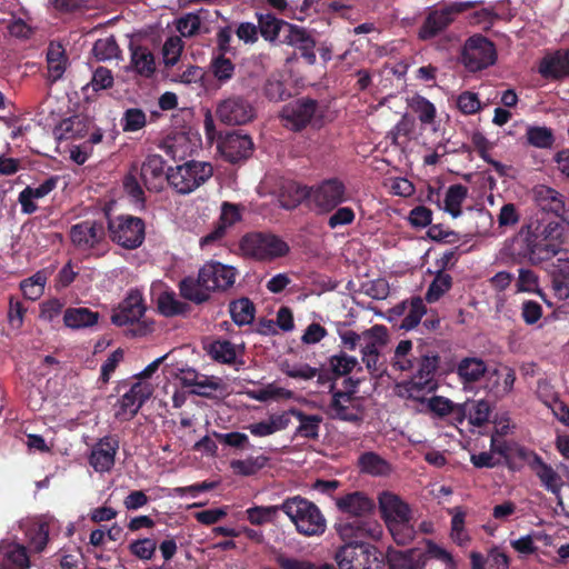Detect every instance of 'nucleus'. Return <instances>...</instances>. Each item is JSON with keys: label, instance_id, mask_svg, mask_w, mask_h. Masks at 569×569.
Listing matches in <instances>:
<instances>
[{"label": "nucleus", "instance_id": "1", "mask_svg": "<svg viewBox=\"0 0 569 569\" xmlns=\"http://www.w3.org/2000/svg\"><path fill=\"white\" fill-rule=\"evenodd\" d=\"M335 505L341 513L335 528L342 540L371 539L382 536L381 525L373 519L376 502L363 491H351L335 498Z\"/></svg>", "mask_w": 569, "mask_h": 569}, {"label": "nucleus", "instance_id": "2", "mask_svg": "<svg viewBox=\"0 0 569 569\" xmlns=\"http://www.w3.org/2000/svg\"><path fill=\"white\" fill-rule=\"evenodd\" d=\"M237 269L218 261L206 262L198 271V276H187L179 282L180 296L196 305L209 301L210 293L226 291L236 281Z\"/></svg>", "mask_w": 569, "mask_h": 569}, {"label": "nucleus", "instance_id": "3", "mask_svg": "<svg viewBox=\"0 0 569 569\" xmlns=\"http://www.w3.org/2000/svg\"><path fill=\"white\" fill-rule=\"evenodd\" d=\"M282 512L295 523L299 533L312 537L321 536L327 528V521L320 509L301 496L289 497L281 503Z\"/></svg>", "mask_w": 569, "mask_h": 569}, {"label": "nucleus", "instance_id": "4", "mask_svg": "<svg viewBox=\"0 0 569 569\" xmlns=\"http://www.w3.org/2000/svg\"><path fill=\"white\" fill-rule=\"evenodd\" d=\"M365 540H343L335 556L339 569H383V555Z\"/></svg>", "mask_w": 569, "mask_h": 569}, {"label": "nucleus", "instance_id": "5", "mask_svg": "<svg viewBox=\"0 0 569 569\" xmlns=\"http://www.w3.org/2000/svg\"><path fill=\"white\" fill-rule=\"evenodd\" d=\"M537 264L559 254L566 242L565 226L557 221L530 223Z\"/></svg>", "mask_w": 569, "mask_h": 569}, {"label": "nucleus", "instance_id": "6", "mask_svg": "<svg viewBox=\"0 0 569 569\" xmlns=\"http://www.w3.org/2000/svg\"><path fill=\"white\" fill-rule=\"evenodd\" d=\"M213 174L209 162L189 160L176 168H168L167 182L180 194H189L204 184Z\"/></svg>", "mask_w": 569, "mask_h": 569}, {"label": "nucleus", "instance_id": "7", "mask_svg": "<svg viewBox=\"0 0 569 569\" xmlns=\"http://www.w3.org/2000/svg\"><path fill=\"white\" fill-rule=\"evenodd\" d=\"M482 3V0L456 1L446 3L439 9L430 10L419 28V39L423 41L433 39L452 24L457 16Z\"/></svg>", "mask_w": 569, "mask_h": 569}, {"label": "nucleus", "instance_id": "8", "mask_svg": "<svg viewBox=\"0 0 569 569\" xmlns=\"http://www.w3.org/2000/svg\"><path fill=\"white\" fill-rule=\"evenodd\" d=\"M107 230L111 241L127 250L139 248L146 238L144 221L130 214H107Z\"/></svg>", "mask_w": 569, "mask_h": 569}, {"label": "nucleus", "instance_id": "9", "mask_svg": "<svg viewBox=\"0 0 569 569\" xmlns=\"http://www.w3.org/2000/svg\"><path fill=\"white\" fill-rule=\"evenodd\" d=\"M243 254L259 261H271L286 256L289 246L278 236L264 232H250L240 240Z\"/></svg>", "mask_w": 569, "mask_h": 569}, {"label": "nucleus", "instance_id": "10", "mask_svg": "<svg viewBox=\"0 0 569 569\" xmlns=\"http://www.w3.org/2000/svg\"><path fill=\"white\" fill-rule=\"evenodd\" d=\"M497 61L495 43L487 37L477 33L469 37L461 50V63L469 72H478L489 68Z\"/></svg>", "mask_w": 569, "mask_h": 569}, {"label": "nucleus", "instance_id": "11", "mask_svg": "<svg viewBox=\"0 0 569 569\" xmlns=\"http://www.w3.org/2000/svg\"><path fill=\"white\" fill-rule=\"evenodd\" d=\"M516 455L527 463L547 491L560 497L563 487L562 478L550 465L543 461L541 456L523 446L516 448Z\"/></svg>", "mask_w": 569, "mask_h": 569}, {"label": "nucleus", "instance_id": "12", "mask_svg": "<svg viewBox=\"0 0 569 569\" xmlns=\"http://www.w3.org/2000/svg\"><path fill=\"white\" fill-rule=\"evenodd\" d=\"M331 400L328 415L333 420H340L359 426L363 421V409L356 402V390H337L335 382L330 383Z\"/></svg>", "mask_w": 569, "mask_h": 569}, {"label": "nucleus", "instance_id": "13", "mask_svg": "<svg viewBox=\"0 0 569 569\" xmlns=\"http://www.w3.org/2000/svg\"><path fill=\"white\" fill-rule=\"evenodd\" d=\"M216 116L224 124L244 126L253 121L257 110L249 98L231 94L218 103Z\"/></svg>", "mask_w": 569, "mask_h": 569}, {"label": "nucleus", "instance_id": "14", "mask_svg": "<svg viewBox=\"0 0 569 569\" xmlns=\"http://www.w3.org/2000/svg\"><path fill=\"white\" fill-rule=\"evenodd\" d=\"M107 227L102 220H83L70 228L72 244L81 251H92L106 243Z\"/></svg>", "mask_w": 569, "mask_h": 569}, {"label": "nucleus", "instance_id": "15", "mask_svg": "<svg viewBox=\"0 0 569 569\" xmlns=\"http://www.w3.org/2000/svg\"><path fill=\"white\" fill-rule=\"evenodd\" d=\"M318 107V101L315 99L299 98L282 108L280 118L287 129L299 132L311 123Z\"/></svg>", "mask_w": 569, "mask_h": 569}, {"label": "nucleus", "instance_id": "16", "mask_svg": "<svg viewBox=\"0 0 569 569\" xmlns=\"http://www.w3.org/2000/svg\"><path fill=\"white\" fill-rule=\"evenodd\" d=\"M253 148L252 138L240 130L226 132L218 143V149L223 159L233 164L250 158Z\"/></svg>", "mask_w": 569, "mask_h": 569}, {"label": "nucleus", "instance_id": "17", "mask_svg": "<svg viewBox=\"0 0 569 569\" xmlns=\"http://www.w3.org/2000/svg\"><path fill=\"white\" fill-rule=\"evenodd\" d=\"M310 199L320 212H330L346 200V187L337 178L327 179L315 189L311 188Z\"/></svg>", "mask_w": 569, "mask_h": 569}, {"label": "nucleus", "instance_id": "18", "mask_svg": "<svg viewBox=\"0 0 569 569\" xmlns=\"http://www.w3.org/2000/svg\"><path fill=\"white\" fill-rule=\"evenodd\" d=\"M120 441L117 436H104L92 445L88 457L89 465L96 472L104 473L112 470Z\"/></svg>", "mask_w": 569, "mask_h": 569}, {"label": "nucleus", "instance_id": "19", "mask_svg": "<svg viewBox=\"0 0 569 569\" xmlns=\"http://www.w3.org/2000/svg\"><path fill=\"white\" fill-rule=\"evenodd\" d=\"M151 395L152 389L149 385L140 381L134 382L119 399V408L114 415L116 418L121 421H130L136 417Z\"/></svg>", "mask_w": 569, "mask_h": 569}, {"label": "nucleus", "instance_id": "20", "mask_svg": "<svg viewBox=\"0 0 569 569\" xmlns=\"http://www.w3.org/2000/svg\"><path fill=\"white\" fill-rule=\"evenodd\" d=\"M146 312L143 297L139 290H131L127 297L112 310L111 322L123 327L138 322Z\"/></svg>", "mask_w": 569, "mask_h": 569}, {"label": "nucleus", "instance_id": "21", "mask_svg": "<svg viewBox=\"0 0 569 569\" xmlns=\"http://www.w3.org/2000/svg\"><path fill=\"white\" fill-rule=\"evenodd\" d=\"M535 199L541 211L555 214L560 219L559 222L569 226V207H566L565 197L560 192L541 184L535 189Z\"/></svg>", "mask_w": 569, "mask_h": 569}, {"label": "nucleus", "instance_id": "22", "mask_svg": "<svg viewBox=\"0 0 569 569\" xmlns=\"http://www.w3.org/2000/svg\"><path fill=\"white\" fill-rule=\"evenodd\" d=\"M539 74L549 81H559L569 77V49L547 52L538 64Z\"/></svg>", "mask_w": 569, "mask_h": 569}, {"label": "nucleus", "instance_id": "23", "mask_svg": "<svg viewBox=\"0 0 569 569\" xmlns=\"http://www.w3.org/2000/svg\"><path fill=\"white\" fill-rule=\"evenodd\" d=\"M503 252L512 261H528L531 264H537L535 250L532 248L530 224L521 228L509 242H506Z\"/></svg>", "mask_w": 569, "mask_h": 569}, {"label": "nucleus", "instance_id": "24", "mask_svg": "<svg viewBox=\"0 0 569 569\" xmlns=\"http://www.w3.org/2000/svg\"><path fill=\"white\" fill-rule=\"evenodd\" d=\"M166 161L160 154H149L142 162L140 177L149 191L159 192L167 182Z\"/></svg>", "mask_w": 569, "mask_h": 569}, {"label": "nucleus", "instance_id": "25", "mask_svg": "<svg viewBox=\"0 0 569 569\" xmlns=\"http://www.w3.org/2000/svg\"><path fill=\"white\" fill-rule=\"evenodd\" d=\"M219 16L218 10L210 11L201 8L196 12H189L177 20V30L184 38H191L199 32L207 33L209 29L207 23L212 22Z\"/></svg>", "mask_w": 569, "mask_h": 569}, {"label": "nucleus", "instance_id": "26", "mask_svg": "<svg viewBox=\"0 0 569 569\" xmlns=\"http://www.w3.org/2000/svg\"><path fill=\"white\" fill-rule=\"evenodd\" d=\"M379 511L386 523L411 520V510L399 496L383 491L378 498Z\"/></svg>", "mask_w": 569, "mask_h": 569}, {"label": "nucleus", "instance_id": "27", "mask_svg": "<svg viewBox=\"0 0 569 569\" xmlns=\"http://www.w3.org/2000/svg\"><path fill=\"white\" fill-rule=\"evenodd\" d=\"M288 28L289 33H284V36L280 39V43L295 47L300 51L301 57L308 64H315L317 60L315 52V39L302 27L293 24L288 26Z\"/></svg>", "mask_w": 569, "mask_h": 569}, {"label": "nucleus", "instance_id": "28", "mask_svg": "<svg viewBox=\"0 0 569 569\" xmlns=\"http://www.w3.org/2000/svg\"><path fill=\"white\" fill-rule=\"evenodd\" d=\"M241 220L239 206L230 202H223L218 222L213 229L201 238V246L211 244L226 236L227 229Z\"/></svg>", "mask_w": 569, "mask_h": 569}, {"label": "nucleus", "instance_id": "29", "mask_svg": "<svg viewBox=\"0 0 569 569\" xmlns=\"http://www.w3.org/2000/svg\"><path fill=\"white\" fill-rule=\"evenodd\" d=\"M386 560L389 569H423L427 563L426 555L417 548L407 550L389 548Z\"/></svg>", "mask_w": 569, "mask_h": 569}, {"label": "nucleus", "instance_id": "30", "mask_svg": "<svg viewBox=\"0 0 569 569\" xmlns=\"http://www.w3.org/2000/svg\"><path fill=\"white\" fill-rule=\"evenodd\" d=\"M561 256L551 264L550 277L555 296L560 300L569 298V250H561Z\"/></svg>", "mask_w": 569, "mask_h": 569}, {"label": "nucleus", "instance_id": "31", "mask_svg": "<svg viewBox=\"0 0 569 569\" xmlns=\"http://www.w3.org/2000/svg\"><path fill=\"white\" fill-rule=\"evenodd\" d=\"M438 382L436 379L412 376L409 380L396 385L397 395L401 398L425 401V396L436 391Z\"/></svg>", "mask_w": 569, "mask_h": 569}, {"label": "nucleus", "instance_id": "32", "mask_svg": "<svg viewBox=\"0 0 569 569\" xmlns=\"http://www.w3.org/2000/svg\"><path fill=\"white\" fill-rule=\"evenodd\" d=\"M59 178L52 176L46 179L40 186L33 188L27 186L18 197V201L21 204V211L24 214H32L38 210V206L33 202L34 199H41L48 196L51 191L57 188Z\"/></svg>", "mask_w": 569, "mask_h": 569}, {"label": "nucleus", "instance_id": "33", "mask_svg": "<svg viewBox=\"0 0 569 569\" xmlns=\"http://www.w3.org/2000/svg\"><path fill=\"white\" fill-rule=\"evenodd\" d=\"M0 566L8 569H29L28 549L18 542L2 540L0 542Z\"/></svg>", "mask_w": 569, "mask_h": 569}, {"label": "nucleus", "instance_id": "34", "mask_svg": "<svg viewBox=\"0 0 569 569\" xmlns=\"http://www.w3.org/2000/svg\"><path fill=\"white\" fill-rule=\"evenodd\" d=\"M258 20V30L261 37L269 42H276L284 36V33H289L288 26H293L282 19L277 18L273 13L270 12H261L257 13Z\"/></svg>", "mask_w": 569, "mask_h": 569}, {"label": "nucleus", "instance_id": "35", "mask_svg": "<svg viewBox=\"0 0 569 569\" xmlns=\"http://www.w3.org/2000/svg\"><path fill=\"white\" fill-rule=\"evenodd\" d=\"M516 371L509 366L496 368L490 372V387L489 392L496 399H503L513 390L516 382Z\"/></svg>", "mask_w": 569, "mask_h": 569}, {"label": "nucleus", "instance_id": "36", "mask_svg": "<svg viewBox=\"0 0 569 569\" xmlns=\"http://www.w3.org/2000/svg\"><path fill=\"white\" fill-rule=\"evenodd\" d=\"M311 196V188L295 180H286L279 190L280 206L287 210L297 208L303 200Z\"/></svg>", "mask_w": 569, "mask_h": 569}, {"label": "nucleus", "instance_id": "37", "mask_svg": "<svg viewBox=\"0 0 569 569\" xmlns=\"http://www.w3.org/2000/svg\"><path fill=\"white\" fill-rule=\"evenodd\" d=\"M68 57L61 43L50 42L47 49V67L49 80L57 82L60 80L67 69Z\"/></svg>", "mask_w": 569, "mask_h": 569}, {"label": "nucleus", "instance_id": "38", "mask_svg": "<svg viewBox=\"0 0 569 569\" xmlns=\"http://www.w3.org/2000/svg\"><path fill=\"white\" fill-rule=\"evenodd\" d=\"M90 126L89 118L76 114L63 119L56 129V133L59 134V139H80L88 134Z\"/></svg>", "mask_w": 569, "mask_h": 569}, {"label": "nucleus", "instance_id": "39", "mask_svg": "<svg viewBox=\"0 0 569 569\" xmlns=\"http://www.w3.org/2000/svg\"><path fill=\"white\" fill-rule=\"evenodd\" d=\"M290 412L299 421V426L296 430V436L309 440H318L320 425L323 420L322 417L319 415H308L305 411L295 407L290 408Z\"/></svg>", "mask_w": 569, "mask_h": 569}, {"label": "nucleus", "instance_id": "40", "mask_svg": "<svg viewBox=\"0 0 569 569\" xmlns=\"http://www.w3.org/2000/svg\"><path fill=\"white\" fill-rule=\"evenodd\" d=\"M357 467L361 473L373 477L387 476L391 471L390 463L373 451L362 452L357 460Z\"/></svg>", "mask_w": 569, "mask_h": 569}, {"label": "nucleus", "instance_id": "41", "mask_svg": "<svg viewBox=\"0 0 569 569\" xmlns=\"http://www.w3.org/2000/svg\"><path fill=\"white\" fill-rule=\"evenodd\" d=\"M407 305L409 306V311L403 317L400 328L405 330H411L419 325L421 318L427 312V308L420 297H413L409 302L402 301L401 303L397 305L395 310L398 315H402L407 309Z\"/></svg>", "mask_w": 569, "mask_h": 569}, {"label": "nucleus", "instance_id": "42", "mask_svg": "<svg viewBox=\"0 0 569 569\" xmlns=\"http://www.w3.org/2000/svg\"><path fill=\"white\" fill-rule=\"evenodd\" d=\"M387 342L388 329L382 325H375L362 332L361 355L380 352Z\"/></svg>", "mask_w": 569, "mask_h": 569}, {"label": "nucleus", "instance_id": "43", "mask_svg": "<svg viewBox=\"0 0 569 569\" xmlns=\"http://www.w3.org/2000/svg\"><path fill=\"white\" fill-rule=\"evenodd\" d=\"M99 320V312L89 308H68L63 315V322L72 329H80L94 326Z\"/></svg>", "mask_w": 569, "mask_h": 569}, {"label": "nucleus", "instance_id": "44", "mask_svg": "<svg viewBox=\"0 0 569 569\" xmlns=\"http://www.w3.org/2000/svg\"><path fill=\"white\" fill-rule=\"evenodd\" d=\"M487 372V365L483 360L475 357H467L459 361L457 375L465 383L479 381Z\"/></svg>", "mask_w": 569, "mask_h": 569}, {"label": "nucleus", "instance_id": "45", "mask_svg": "<svg viewBox=\"0 0 569 569\" xmlns=\"http://www.w3.org/2000/svg\"><path fill=\"white\" fill-rule=\"evenodd\" d=\"M131 66L138 74L146 78H150L156 71L154 57L143 46L131 47Z\"/></svg>", "mask_w": 569, "mask_h": 569}, {"label": "nucleus", "instance_id": "46", "mask_svg": "<svg viewBox=\"0 0 569 569\" xmlns=\"http://www.w3.org/2000/svg\"><path fill=\"white\" fill-rule=\"evenodd\" d=\"M282 511L281 505L274 506H252L244 510V518L252 526H264L274 523Z\"/></svg>", "mask_w": 569, "mask_h": 569}, {"label": "nucleus", "instance_id": "47", "mask_svg": "<svg viewBox=\"0 0 569 569\" xmlns=\"http://www.w3.org/2000/svg\"><path fill=\"white\" fill-rule=\"evenodd\" d=\"M468 197V188L461 183L451 184L446 192L443 210L452 218L461 216V206Z\"/></svg>", "mask_w": 569, "mask_h": 569}, {"label": "nucleus", "instance_id": "48", "mask_svg": "<svg viewBox=\"0 0 569 569\" xmlns=\"http://www.w3.org/2000/svg\"><path fill=\"white\" fill-rule=\"evenodd\" d=\"M229 312L233 322L242 327L253 321L256 307L249 298H240L230 302Z\"/></svg>", "mask_w": 569, "mask_h": 569}, {"label": "nucleus", "instance_id": "49", "mask_svg": "<svg viewBox=\"0 0 569 569\" xmlns=\"http://www.w3.org/2000/svg\"><path fill=\"white\" fill-rule=\"evenodd\" d=\"M158 309L166 317L184 316L190 311V306L177 299L174 292L164 291L158 297Z\"/></svg>", "mask_w": 569, "mask_h": 569}, {"label": "nucleus", "instance_id": "50", "mask_svg": "<svg viewBox=\"0 0 569 569\" xmlns=\"http://www.w3.org/2000/svg\"><path fill=\"white\" fill-rule=\"evenodd\" d=\"M269 461V458L260 455V456H249L246 459H237L231 460L230 468L233 473L242 477H250L258 473L261 469H263Z\"/></svg>", "mask_w": 569, "mask_h": 569}, {"label": "nucleus", "instance_id": "51", "mask_svg": "<svg viewBox=\"0 0 569 569\" xmlns=\"http://www.w3.org/2000/svg\"><path fill=\"white\" fill-rule=\"evenodd\" d=\"M452 287V277L442 271L438 270L433 280L429 284L425 299L429 303L437 302L445 293H447Z\"/></svg>", "mask_w": 569, "mask_h": 569}, {"label": "nucleus", "instance_id": "52", "mask_svg": "<svg viewBox=\"0 0 569 569\" xmlns=\"http://www.w3.org/2000/svg\"><path fill=\"white\" fill-rule=\"evenodd\" d=\"M526 137L530 146L539 149H549L555 143L553 132L548 127L529 126Z\"/></svg>", "mask_w": 569, "mask_h": 569}, {"label": "nucleus", "instance_id": "53", "mask_svg": "<svg viewBox=\"0 0 569 569\" xmlns=\"http://www.w3.org/2000/svg\"><path fill=\"white\" fill-rule=\"evenodd\" d=\"M208 352L216 361L227 365L233 363L237 358L234 345L229 340L213 341Z\"/></svg>", "mask_w": 569, "mask_h": 569}, {"label": "nucleus", "instance_id": "54", "mask_svg": "<svg viewBox=\"0 0 569 569\" xmlns=\"http://www.w3.org/2000/svg\"><path fill=\"white\" fill-rule=\"evenodd\" d=\"M410 108L418 114V119L422 124H432L436 119V107L427 98L416 96L411 99Z\"/></svg>", "mask_w": 569, "mask_h": 569}, {"label": "nucleus", "instance_id": "55", "mask_svg": "<svg viewBox=\"0 0 569 569\" xmlns=\"http://www.w3.org/2000/svg\"><path fill=\"white\" fill-rule=\"evenodd\" d=\"M234 68V63L226 58L223 53L214 57L210 64L213 77L221 83L229 81L233 77Z\"/></svg>", "mask_w": 569, "mask_h": 569}, {"label": "nucleus", "instance_id": "56", "mask_svg": "<svg viewBox=\"0 0 569 569\" xmlns=\"http://www.w3.org/2000/svg\"><path fill=\"white\" fill-rule=\"evenodd\" d=\"M123 189L136 208L140 210L146 208L144 191L132 172L123 178Z\"/></svg>", "mask_w": 569, "mask_h": 569}, {"label": "nucleus", "instance_id": "57", "mask_svg": "<svg viewBox=\"0 0 569 569\" xmlns=\"http://www.w3.org/2000/svg\"><path fill=\"white\" fill-rule=\"evenodd\" d=\"M440 357L437 352L420 353L417 359V371L413 376L435 379Z\"/></svg>", "mask_w": 569, "mask_h": 569}, {"label": "nucleus", "instance_id": "58", "mask_svg": "<svg viewBox=\"0 0 569 569\" xmlns=\"http://www.w3.org/2000/svg\"><path fill=\"white\" fill-rule=\"evenodd\" d=\"M358 365L357 358L352 356H348L345 352H340L339 355H333L329 358V366L331 368V372L336 377H342L349 375Z\"/></svg>", "mask_w": 569, "mask_h": 569}, {"label": "nucleus", "instance_id": "59", "mask_svg": "<svg viewBox=\"0 0 569 569\" xmlns=\"http://www.w3.org/2000/svg\"><path fill=\"white\" fill-rule=\"evenodd\" d=\"M281 371L292 379L311 380L318 375V368L308 363H290L284 361Z\"/></svg>", "mask_w": 569, "mask_h": 569}, {"label": "nucleus", "instance_id": "60", "mask_svg": "<svg viewBox=\"0 0 569 569\" xmlns=\"http://www.w3.org/2000/svg\"><path fill=\"white\" fill-rule=\"evenodd\" d=\"M29 546L36 552H42L49 541V529L46 523H40L30 527L27 532Z\"/></svg>", "mask_w": 569, "mask_h": 569}, {"label": "nucleus", "instance_id": "61", "mask_svg": "<svg viewBox=\"0 0 569 569\" xmlns=\"http://www.w3.org/2000/svg\"><path fill=\"white\" fill-rule=\"evenodd\" d=\"M386 525L395 542L399 546L409 543L415 537V530L410 523V520L402 522L393 521Z\"/></svg>", "mask_w": 569, "mask_h": 569}, {"label": "nucleus", "instance_id": "62", "mask_svg": "<svg viewBox=\"0 0 569 569\" xmlns=\"http://www.w3.org/2000/svg\"><path fill=\"white\" fill-rule=\"evenodd\" d=\"M119 51V46L113 37L98 39L92 48L94 57L100 61L117 58Z\"/></svg>", "mask_w": 569, "mask_h": 569}, {"label": "nucleus", "instance_id": "63", "mask_svg": "<svg viewBox=\"0 0 569 569\" xmlns=\"http://www.w3.org/2000/svg\"><path fill=\"white\" fill-rule=\"evenodd\" d=\"M146 113L139 108L127 109L121 119L122 130L124 132H134L146 126Z\"/></svg>", "mask_w": 569, "mask_h": 569}, {"label": "nucleus", "instance_id": "64", "mask_svg": "<svg viewBox=\"0 0 569 569\" xmlns=\"http://www.w3.org/2000/svg\"><path fill=\"white\" fill-rule=\"evenodd\" d=\"M276 562L281 569H335L331 565L316 566L309 560L288 557L283 553L276 557Z\"/></svg>", "mask_w": 569, "mask_h": 569}]
</instances>
